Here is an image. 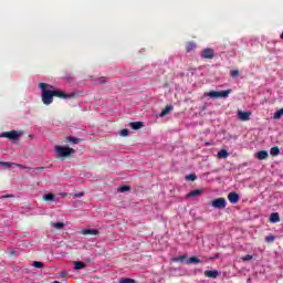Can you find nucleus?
I'll return each instance as SVG.
<instances>
[{"label":"nucleus","mask_w":283,"mask_h":283,"mask_svg":"<svg viewBox=\"0 0 283 283\" xmlns=\"http://www.w3.org/2000/svg\"><path fill=\"white\" fill-rule=\"evenodd\" d=\"M205 275L206 277H211L212 280L220 277V273L218 270H206Z\"/></svg>","instance_id":"nucleus-9"},{"label":"nucleus","mask_w":283,"mask_h":283,"mask_svg":"<svg viewBox=\"0 0 283 283\" xmlns=\"http://www.w3.org/2000/svg\"><path fill=\"white\" fill-rule=\"evenodd\" d=\"M265 242H268V243L275 242V235L270 234V235L265 237Z\"/></svg>","instance_id":"nucleus-31"},{"label":"nucleus","mask_w":283,"mask_h":283,"mask_svg":"<svg viewBox=\"0 0 283 283\" xmlns=\"http://www.w3.org/2000/svg\"><path fill=\"white\" fill-rule=\"evenodd\" d=\"M201 59H216V51L211 48L203 49L201 51Z\"/></svg>","instance_id":"nucleus-7"},{"label":"nucleus","mask_w":283,"mask_h":283,"mask_svg":"<svg viewBox=\"0 0 283 283\" xmlns=\"http://www.w3.org/2000/svg\"><path fill=\"white\" fill-rule=\"evenodd\" d=\"M256 158L258 160H266V158H269V151L260 150L259 153H256Z\"/></svg>","instance_id":"nucleus-14"},{"label":"nucleus","mask_w":283,"mask_h":283,"mask_svg":"<svg viewBox=\"0 0 283 283\" xmlns=\"http://www.w3.org/2000/svg\"><path fill=\"white\" fill-rule=\"evenodd\" d=\"M228 200L229 202H231V205H238L240 200V195H238V192H230L228 195Z\"/></svg>","instance_id":"nucleus-8"},{"label":"nucleus","mask_w":283,"mask_h":283,"mask_svg":"<svg viewBox=\"0 0 283 283\" xmlns=\"http://www.w3.org/2000/svg\"><path fill=\"white\" fill-rule=\"evenodd\" d=\"M241 260H242L243 262H249V261L253 260V255L247 254V255L242 256Z\"/></svg>","instance_id":"nucleus-32"},{"label":"nucleus","mask_w":283,"mask_h":283,"mask_svg":"<svg viewBox=\"0 0 283 283\" xmlns=\"http://www.w3.org/2000/svg\"><path fill=\"white\" fill-rule=\"evenodd\" d=\"M230 76H232V78H235V76H240V71L238 70L231 71Z\"/></svg>","instance_id":"nucleus-34"},{"label":"nucleus","mask_w":283,"mask_h":283,"mask_svg":"<svg viewBox=\"0 0 283 283\" xmlns=\"http://www.w3.org/2000/svg\"><path fill=\"white\" fill-rule=\"evenodd\" d=\"M82 235H98L97 229H84L81 231Z\"/></svg>","instance_id":"nucleus-12"},{"label":"nucleus","mask_w":283,"mask_h":283,"mask_svg":"<svg viewBox=\"0 0 283 283\" xmlns=\"http://www.w3.org/2000/svg\"><path fill=\"white\" fill-rule=\"evenodd\" d=\"M39 87L42 92V103L44 105H52L54 103V86L48 83H40Z\"/></svg>","instance_id":"nucleus-1"},{"label":"nucleus","mask_w":283,"mask_h":283,"mask_svg":"<svg viewBox=\"0 0 283 283\" xmlns=\"http://www.w3.org/2000/svg\"><path fill=\"white\" fill-rule=\"evenodd\" d=\"M99 83L105 84V83H107V81H105V77H102Z\"/></svg>","instance_id":"nucleus-38"},{"label":"nucleus","mask_w":283,"mask_h":283,"mask_svg":"<svg viewBox=\"0 0 283 283\" xmlns=\"http://www.w3.org/2000/svg\"><path fill=\"white\" fill-rule=\"evenodd\" d=\"M239 120H251V112L238 111Z\"/></svg>","instance_id":"nucleus-10"},{"label":"nucleus","mask_w":283,"mask_h":283,"mask_svg":"<svg viewBox=\"0 0 283 283\" xmlns=\"http://www.w3.org/2000/svg\"><path fill=\"white\" fill-rule=\"evenodd\" d=\"M218 158H229V153L227 151V149H221L218 153Z\"/></svg>","instance_id":"nucleus-25"},{"label":"nucleus","mask_w":283,"mask_h":283,"mask_svg":"<svg viewBox=\"0 0 283 283\" xmlns=\"http://www.w3.org/2000/svg\"><path fill=\"white\" fill-rule=\"evenodd\" d=\"M282 117H283V107L280 108L279 111H276V112L274 113L273 118H274L275 120H280V118H282Z\"/></svg>","instance_id":"nucleus-22"},{"label":"nucleus","mask_w":283,"mask_h":283,"mask_svg":"<svg viewBox=\"0 0 283 283\" xmlns=\"http://www.w3.org/2000/svg\"><path fill=\"white\" fill-rule=\"evenodd\" d=\"M119 283H136V280L129 277H122Z\"/></svg>","instance_id":"nucleus-27"},{"label":"nucleus","mask_w":283,"mask_h":283,"mask_svg":"<svg viewBox=\"0 0 283 283\" xmlns=\"http://www.w3.org/2000/svg\"><path fill=\"white\" fill-rule=\"evenodd\" d=\"M43 200H45V202H54L55 197L53 193H46L43 196Z\"/></svg>","instance_id":"nucleus-18"},{"label":"nucleus","mask_w":283,"mask_h":283,"mask_svg":"<svg viewBox=\"0 0 283 283\" xmlns=\"http://www.w3.org/2000/svg\"><path fill=\"white\" fill-rule=\"evenodd\" d=\"M1 198H13L12 195H6V196H2Z\"/></svg>","instance_id":"nucleus-39"},{"label":"nucleus","mask_w":283,"mask_h":283,"mask_svg":"<svg viewBox=\"0 0 283 283\" xmlns=\"http://www.w3.org/2000/svg\"><path fill=\"white\" fill-rule=\"evenodd\" d=\"M84 268H85L84 262H81V261H75L74 262V271H78V270L84 269Z\"/></svg>","instance_id":"nucleus-21"},{"label":"nucleus","mask_w":283,"mask_h":283,"mask_svg":"<svg viewBox=\"0 0 283 283\" xmlns=\"http://www.w3.org/2000/svg\"><path fill=\"white\" fill-rule=\"evenodd\" d=\"M186 180H191L193 182L195 180H198V177L196 176V174H190L186 176Z\"/></svg>","instance_id":"nucleus-29"},{"label":"nucleus","mask_w":283,"mask_h":283,"mask_svg":"<svg viewBox=\"0 0 283 283\" xmlns=\"http://www.w3.org/2000/svg\"><path fill=\"white\" fill-rule=\"evenodd\" d=\"M67 81H70V77H66Z\"/></svg>","instance_id":"nucleus-41"},{"label":"nucleus","mask_w":283,"mask_h":283,"mask_svg":"<svg viewBox=\"0 0 283 283\" xmlns=\"http://www.w3.org/2000/svg\"><path fill=\"white\" fill-rule=\"evenodd\" d=\"M0 165H2V167H14V165H17V164L8 163V161H2V163H0Z\"/></svg>","instance_id":"nucleus-33"},{"label":"nucleus","mask_w":283,"mask_h":283,"mask_svg":"<svg viewBox=\"0 0 283 283\" xmlns=\"http://www.w3.org/2000/svg\"><path fill=\"white\" fill-rule=\"evenodd\" d=\"M211 206H212L214 209H224V208L227 207V199H224L223 197L218 198V199H214V200L211 202Z\"/></svg>","instance_id":"nucleus-6"},{"label":"nucleus","mask_w":283,"mask_h":283,"mask_svg":"<svg viewBox=\"0 0 283 283\" xmlns=\"http://www.w3.org/2000/svg\"><path fill=\"white\" fill-rule=\"evenodd\" d=\"M200 262H202L200 259H198V256H190L187 260V264H200Z\"/></svg>","instance_id":"nucleus-16"},{"label":"nucleus","mask_w":283,"mask_h":283,"mask_svg":"<svg viewBox=\"0 0 283 283\" xmlns=\"http://www.w3.org/2000/svg\"><path fill=\"white\" fill-rule=\"evenodd\" d=\"M231 94V90H226V91H210L209 93L206 94V96H209L210 98H227Z\"/></svg>","instance_id":"nucleus-4"},{"label":"nucleus","mask_w":283,"mask_h":283,"mask_svg":"<svg viewBox=\"0 0 283 283\" xmlns=\"http://www.w3.org/2000/svg\"><path fill=\"white\" fill-rule=\"evenodd\" d=\"M129 127H132L133 129H143L144 124L143 122H133L129 124Z\"/></svg>","instance_id":"nucleus-15"},{"label":"nucleus","mask_w":283,"mask_h":283,"mask_svg":"<svg viewBox=\"0 0 283 283\" xmlns=\"http://www.w3.org/2000/svg\"><path fill=\"white\" fill-rule=\"evenodd\" d=\"M85 196V192L75 193L74 198H83Z\"/></svg>","instance_id":"nucleus-36"},{"label":"nucleus","mask_w":283,"mask_h":283,"mask_svg":"<svg viewBox=\"0 0 283 283\" xmlns=\"http://www.w3.org/2000/svg\"><path fill=\"white\" fill-rule=\"evenodd\" d=\"M171 112H174V106L172 105H168L166 106L161 113L159 114V116L163 118L165 116H167L168 114H171Z\"/></svg>","instance_id":"nucleus-13"},{"label":"nucleus","mask_w":283,"mask_h":283,"mask_svg":"<svg viewBox=\"0 0 283 283\" xmlns=\"http://www.w3.org/2000/svg\"><path fill=\"white\" fill-rule=\"evenodd\" d=\"M55 151L57 156H60V158H67V156H72V154H76V150L67 146H55Z\"/></svg>","instance_id":"nucleus-2"},{"label":"nucleus","mask_w":283,"mask_h":283,"mask_svg":"<svg viewBox=\"0 0 283 283\" xmlns=\"http://www.w3.org/2000/svg\"><path fill=\"white\" fill-rule=\"evenodd\" d=\"M280 39L283 41V31H282V33H281V35H280Z\"/></svg>","instance_id":"nucleus-40"},{"label":"nucleus","mask_w":283,"mask_h":283,"mask_svg":"<svg viewBox=\"0 0 283 283\" xmlns=\"http://www.w3.org/2000/svg\"><path fill=\"white\" fill-rule=\"evenodd\" d=\"M51 227H53V229L61 230L63 229V227H65V223L63 222L51 223Z\"/></svg>","instance_id":"nucleus-26"},{"label":"nucleus","mask_w":283,"mask_h":283,"mask_svg":"<svg viewBox=\"0 0 283 283\" xmlns=\"http://www.w3.org/2000/svg\"><path fill=\"white\" fill-rule=\"evenodd\" d=\"M270 222H280V214L277 212H274L270 216Z\"/></svg>","instance_id":"nucleus-20"},{"label":"nucleus","mask_w":283,"mask_h":283,"mask_svg":"<svg viewBox=\"0 0 283 283\" xmlns=\"http://www.w3.org/2000/svg\"><path fill=\"white\" fill-rule=\"evenodd\" d=\"M187 260L186 255L177 256L172 259V262H185Z\"/></svg>","instance_id":"nucleus-28"},{"label":"nucleus","mask_w":283,"mask_h":283,"mask_svg":"<svg viewBox=\"0 0 283 283\" xmlns=\"http://www.w3.org/2000/svg\"><path fill=\"white\" fill-rule=\"evenodd\" d=\"M53 90V96H56V98H63L64 101H67L70 98H76V93L72 92V93H65L64 91H59L55 88Z\"/></svg>","instance_id":"nucleus-3"},{"label":"nucleus","mask_w":283,"mask_h":283,"mask_svg":"<svg viewBox=\"0 0 283 283\" xmlns=\"http://www.w3.org/2000/svg\"><path fill=\"white\" fill-rule=\"evenodd\" d=\"M33 266H34V269H43L44 264H43V262L34 261Z\"/></svg>","instance_id":"nucleus-30"},{"label":"nucleus","mask_w":283,"mask_h":283,"mask_svg":"<svg viewBox=\"0 0 283 283\" xmlns=\"http://www.w3.org/2000/svg\"><path fill=\"white\" fill-rule=\"evenodd\" d=\"M120 136L125 137V136H129V129L124 128L120 130Z\"/></svg>","instance_id":"nucleus-35"},{"label":"nucleus","mask_w":283,"mask_h":283,"mask_svg":"<svg viewBox=\"0 0 283 283\" xmlns=\"http://www.w3.org/2000/svg\"><path fill=\"white\" fill-rule=\"evenodd\" d=\"M13 167H19L20 169H25V166H23L21 164H15V165H13Z\"/></svg>","instance_id":"nucleus-37"},{"label":"nucleus","mask_w":283,"mask_h":283,"mask_svg":"<svg viewBox=\"0 0 283 283\" xmlns=\"http://www.w3.org/2000/svg\"><path fill=\"white\" fill-rule=\"evenodd\" d=\"M64 143H71V145H78V144L83 143V139H81L78 137L69 136V137H66Z\"/></svg>","instance_id":"nucleus-11"},{"label":"nucleus","mask_w":283,"mask_h":283,"mask_svg":"<svg viewBox=\"0 0 283 283\" xmlns=\"http://www.w3.org/2000/svg\"><path fill=\"white\" fill-rule=\"evenodd\" d=\"M271 156H280V147L274 146L270 149Z\"/></svg>","instance_id":"nucleus-24"},{"label":"nucleus","mask_w":283,"mask_h":283,"mask_svg":"<svg viewBox=\"0 0 283 283\" xmlns=\"http://www.w3.org/2000/svg\"><path fill=\"white\" fill-rule=\"evenodd\" d=\"M200 193H202V190L196 189V190L190 191V192L187 195V198H196V196H200Z\"/></svg>","instance_id":"nucleus-17"},{"label":"nucleus","mask_w":283,"mask_h":283,"mask_svg":"<svg viewBox=\"0 0 283 283\" xmlns=\"http://www.w3.org/2000/svg\"><path fill=\"white\" fill-rule=\"evenodd\" d=\"M132 187L124 185L117 188V191H119V193H125V191H130Z\"/></svg>","instance_id":"nucleus-23"},{"label":"nucleus","mask_w":283,"mask_h":283,"mask_svg":"<svg viewBox=\"0 0 283 283\" xmlns=\"http://www.w3.org/2000/svg\"><path fill=\"white\" fill-rule=\"evenodd\" d=\"M23 136L22 133L17 130L4 132L0 135V138H8L9 140H19Z\"/></svg>","instance_id":"nucleus-5"},{"label":"nucleus","mask_w":283,"mask_h":283,"mask_svg":"<svg viewBox=\"0 0 283 283\" xmlns=\"http://www.w3.org/2000/svg\"><path fill=\"white\" fill-rule=\"evenodd\" d=\"M196 50V43L195 42H188L186 44V52H193Z\"/></svg>","instance_id":"nucleus-19"}]
</instances>
